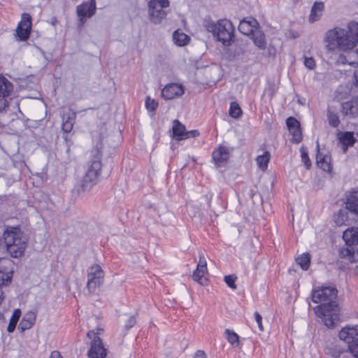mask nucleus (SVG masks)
I'll return each instance as SVG.
<instances>
[{"instance_id": "obj_1", "label": "nucleus", "mask_w": 358, "mask_h": 358, "mask_svg": "<svg viewBox=\"0 0 358 358\" xmlns=\"http://www.w3.org/2000/svg\"><path fill=\"white\" fill-rule=\"evenodd\" d=\"M326 48L329 51H348L358 45V22L350 21L346 27H336L324 36Z\"/></svg>"}, {"instance_id": "obj_2", "label": "nucleus", "mask_w": 358, "mask_h": 358, "mask_svg": "<svg viewBox=\"0 0 358 358\" xmlns=\"http://www.w3.org/2000/svg\"><path fill=\"white\" fill-rule=\"evenodd\" d=\"M3 243L11 257H21L27 248V238L18 227L6 229L3 235Z\"/></svg>"}, {"instance_id": "obj_3", "label": "nucleus", "mask_w": 358, "mask_h": 358, "mask_svg": "<svg viewBox=\"0 0 358 358\" xmlns=\"http://www.w3.org/2000/svg\"><path fill=\"white\" fill-rule=\"evenodd\" d=\"M206 28L211 32L219 41L224 45H229L234 36V27L228 20H220L217 22L208 21L205 24Z\"/></svg>"}, {"instance_id": "obj_4", "label": "nucleus", "mask_w": 358, "mask_h": 358, "mask_svg": "<svg viewBox=\"0 0 358 358\" xmlns=\"http://www.w3.org/2000/svg\"><path fill=\"white\" fill-rule=\"evenodd\" d=\"M106 130L104 126H103L100 130H94L92 132V136L93 141L96 142V156L94 160H93L89 165L87 172L85 176L88 177L91 179L97 182L98 178L100 176L101 170V163L100 157L99 149L101 148L102 141L106 136Z\"/></svg>"}, {"instance_id": "obj_5", "label": "nucleus", "mask_w": 358, "mask_h": 358, "mask_svg": "<svg viewBox=\"0 0 358 358\" xmlns=\"http://www.w3.org/2000/svg\"><path fill=\"white\" fill-rule=\"evenodd\" d=\"M337 294L336 287H322L313 291L312 301L315 303H321L320 306L336 307L338 306L335 301Z\"/></svg>"}, {"instance_id": "obj_6", "label": "nucleus", "mask_w": 358, "mask_h": 358, "mask_svg": "<svg viewBox=\"0 0 358 358\" xmlns=\"http://www.w3.org/2000/svg\"><path fill=\"white\" fill-rule=\"evenodd\" d=\"M314 310L316 315L329 328H333L339 320L338 306L329 308L327 306H317Z\"/></svg>"}, {"instance_id": "obj_7", "label": "nucleus", "mask_w": 358, "mask_h": 358, "mask_svg": "<svg viewBox=\"0 0 358 358\" xmlns=\"http://www.w3.org/2000/svg\"><path fill=\"white\" fill-rule=\"evenodd\" d=\"M169 6V0H150L148 3V12L150 20L154 24L161 23L166 18L167 14L164 8Z\"/></svg>"}, {"instance_id": "obj_8", "label": "nucleus", "mask_w": 358, "mask_h": 358, "mask_svg": "<svg viewBox=\"0 0 358 358\" xmlns=\"http://www.w3.org/2000/svg\"><path fill=\"white\" fill-rule=\"evenodd\" d=\"M104 273L98 264L91 266L87 270V287L90 293H95L101 285Z\"/></svg>"}, {"instance_id": "obj_9", "label": "nucleus", "mask_w": 358, "mask_h": 358, "mask_svg": "<svg viewBox=\"0 0 358 358\" xmlns=\"http://www.w3.org/2000/svg\"><path fill=\"white\" fill-rule=\"evenodd\" d=\"M96 10V1L91 0L90 2H83L76 8V13L79 17L80 25H83L87 18L92 17Z\"/></svg>"}, {"instance_id": "obj_10", "label": "nucleus", "mask_w": 358, "mask_h": 358, "mask_svg": "<svg viewBox=\"0 0 358 358\" xmlns=\"http://www.w3.org/2000/svg\"><path fill=\"white\" fill-rule=\"evenodd\" d=\"M13 84L5 77L0 76V111L8 106V98L13 92Z\"/></svg>"}, {"instance_id": "obj_11", "label": "nucleus", "mask_w": 358, "mask_h": 358, "mask_svg": "<svg viewBox=\"0 0 358 358\" xmlns=\"http://www.w3.org/2000/svg\"><path fill=\"white\" fill-rule=\"evenodd\" d=\"M31 27V19L30 15L23 13L22 15L21 21L16 29L17 37L20 41H26L29 36Z\"/></svg>"}, {"instance_id": "obj_12", "label": "nucleus", "mask_w": 358, "mask_h": 358, "mask_svg": "<svg viewBox=\"0 0 358 358\" xmlns=\"http://www.w3.org/2000/svg\"><path fill=\"white\" fill-rule=\"evenodd\" d=\"M208 273L207 263L203 254L199 255V261L196 269L194 271L192 278L199 284L204 285L206 284L205 275Z\"/></svg>"}, {"instance_id": "obj_13", "label": "nucleus", "mask_w": 358, "mask_h": 358, "mask_svg": "<svg viewBox=\"0 0 358 358\" xmlns=\"http://www.w3.org/2000/svg\"><path fill=\"white\" fill-rule=\"evenodd\" d=\"M338 336L341 340L348 343V347L352 343H358V325L347 326L343 328L340 331Z\"/></svg>"}, {"instance_id": "obj_14", "label": "nucleus", "mask_w": 358, "mask_h": 358, "mask_svg": "<svg viewBox=\"0 0 358 358\" xmlns=\"http://www.w3.org/2000/svg\"><path fill=\"white\" fill-rule=\"evenodd\" d=\"M87 355L88 358H106L107 355L106 350L98 336H94Z\"/></svg>"}, {"instance_id": "obj_15", "label": "nucleus", "mask_w": 358, "mask_h": 358, "mask_svg": "<svg viewBox=\"0 0 358 358\" xmlns=\"http://www.w3.org/2000/svg\"><path fill=\"white\" fill-rule=\"evenodd\" d=\"M341 113L350 118L358 117V96L352 98L348 101L342 103Z\"/></svg>"}, {"instance_id": "obj_16", "label": "nucleus", "mask_w": 358, "mask_h": 358, "mask_svg": "<svg viewBox=\"0 0 358 358\" xmlns=\"http://www.w3.org/2000/svg\"><path fill=\"white\" fill-rule=\"evenodd\" d=\"M12 262L9 259L0 261V286L6 285L11 281L13 276Z\"/></svg>"}, {"instance_id": "obj_17", "label": "nucleus", "mask_w": 358, "mask_h": 358, "mask_svg": "<svg viewBox=\"0 0 358 358\" xmlns=\"http://www.w3.org/2000/svg\"><path fill=\"white\" fill-rule=\"evenodd\" d=\"M184 94V89L181 85L171 83L166 85L162 92V96L165 99H173L182 96Z\"/></svg>"}, {"instance_id": "obj_18", "label": "nucleus", "mask_w": 358, "mask_h": 358, "mask_svg": "<svg viewBox=\"0 0 358 358\" xmlns=\"http://www.w3.org/2000/svg\"><path fill=\"white\" fill-rule=\"evenodd\" d=\"M286 122L289 133L293 137V142L296 143H299L302 140L299 122L293 117H288Z\"/></svg>"}, {"instance_id": "obj_19", "label": "nucleus", "mask_w": 358, "mask_h": 358, "mask_svg": "<svg viewBox=\"0 0 358 358\" xmlns=\"http://www.w3.org/2000/svg\"><path fill=\"white\" fill-rule=\"evenodd\" d=\"M257 21L253 17H247L241 20L238 30L243 34L249 36L257 29Z\"/></svg>"}, {"instance_id": "obj_20", "label": "nucleus", "mask_w": 358, "mask_h": 358, "mask_svg": "<svg viewBox=\"0 0 358 358\" xmlns=\"http://www.w3.org/2000/svg\"><path fill=\"white\" fill-rule=\"evenodd\" d=\"M317 154L316 157L317 165L324 171L330 172L332 169L331 157L327 154L320 152L319 143L317 142Z\"/></svg>"}, {"instance_id": "obj_21", "label": "nucleus", "mask_w": 358, "mask_h": 358, "mask_svg": "<svg viewBox=\"0 0 358 358\" xmlns=\"http://www.w3.org/2000/svg\"><path fill=\"white\" fill-rule=\"evenodd\" d=\"M96 182L93 179L84 176L81 180L76 185L75 191L79 195L89 192Z\"/></svg>"}, {"instance_id": "obj_22", "label": "nucleus", "mask_w": 358, "mask_h": 358, "mask_svg": "<svg viewBox=\"0 0 358 358\" xmlns=\"http://www.w3.org/2000/svg\"><path fill=\"white\" fill-rule=\"evenodd\" d=\"M36 319V313L35 311H29L24 314L21 320L18 328L22 331L29 329L34 324Z\"/></svg>"}, {"instance_id": "obj_23", "label": "nucleus", "mask_w": 358, "mask_h": 358, "mask_svg": "<svg viewBox=\"0 0 358 358\" xmlns=\"http://www.w3.org/2000/svg\"><path fill=\"white\" fill-rule=\"evenodd\" d=\"M173 134L178 141L189 138V133H186L185 126L177 120L173 121Z\"/></svg>"}, {"instance_id": "obj_24", "label": "nucleus", "mask_w": 358, "mask_h": 358, "mask_svg": "<svg viewBox=\"0 0 358 358\" xmlns=\"http://www.w3.org/2000/svg\"><path fill=\"white\" fill-rule=\"evenodd\" d=\"M339 141L342 145L343 151L345 152L348 147H351L355 144L356 139L352 132L345 131L339 134Z\"/></svg>"}, {"instance_id": "obj_25", "label": "nucleus", "mask_w": 358, "mask_h": 358, "mask_svg": "<svg viewBox=\"0 0 358 358\" xmlns=\"http://www.w3.org/2000/svg\"><path fill=\"white\" fill-rule=\"evenodd\" d=\"M343 240L348 245L358 244V227L348 228L343 232Z\"/></svg>"}, {"instance_id": "obj_26", "label": "nucleus", "mask_w": 358, "mask_h": 358, "mask_svg": "<svg viewBox=\"0 0 358 358\" xmlns=\"http://www.w3.org/2000/svg\"><path fill=\"white\" fill-rule=\"evenodd\" d=\"M213 158L217 166L226 162L229 158L228 148L224 146H220L213 152Z\"/></svg>"}, {"instance_id": "obj_27", "label": "nucleus", "mask_w": 358, "mask_h": 358, "mask_svg": "<svg viewBox=\"0 0 358 358\" xmlns=\"http://www.w3.org/2000/svg\"><path fill=\"white\" fill-rule=\"evenodd\" d=\"M346 208L351 213L358 215V192H351L347 197Z\"/></svg>"}, {"instance_id": "obj_28", "label": "nucleus", "mask_w": 358, "mask_h": 358, "mask_svg": "<svg viewBox=\"0 0 358 358\" xmlns=\"http://www.w3.org/2000/svg\"><path fill=\"white\" fill-rule=\"evenodd\" d=\"M251 35L253 42L259 49L264 50L266 48L265 36L261 30L257 28Z\"/></svg>"}, {"instance_id": "obj_29", "label": "nucleus", "mask_w": 358, "mask_h": 358, "mask_svg": "<svg viewBox=\"0 0 358 358\" xmlns=\"http://www.w3.org/2000/svg\"><path fill=\"white\" fill-rule=\"evenodd\" d=\"M324 10V3L322 2H315L312 7L309 21L314 22L317 21L322 15Z\"/></svg>"}, {"instance_id": "obj_30", "label": "nucleus", "mask_w": 358, "mask_h": 358, "mask_svg": "<svg viewBox=\"0 0 358 358\" xmlns=\"http://www.w3.org/2000/svg\"><path fill=\"white\" fill-rule=\"evenodd\" d=\"M174 43L178 46L187 45L189 41V37L180 30H176L173 34Z\"/></svg>"}, {"instance_id": "obj_31", "label": "nucleus", "mask_w": 358, "mask_h": 358, "mask_svg": "<svg viewBox=\"0 0 358 358\" xmlns=\"http://www.w3.org/2000/svg\"><path fill=\"white\" fill-rule=\"evenodd\" d=\"M76 113H72L66 117V119L63 121L62 129L66 133H69L73 127L75 122ZM64 120V118L63 119Z\"/></svg>"}, {"instance_id": "obj_32", "label": "nucleus", "mask_w": 358, "mask_h": 358, "mask_svg": "<svg viewBox=\"0 0 358 358\" xmlns=\"http://www.w3.org/2000/svg\"><path fill=\"white\" fill-rule=\"evenodd\" d=\"M21 311L20 309H15L12 315V317L10 320L9 324L7 327V331L9 333L13 332L16 327V324L20 317Z\"/></svg>"}, {"instance_id": "obj_33", "label": "nucleus", "mask_w": 358, "mask_h": 358, "mask_svg": "<svg viewBox=\"0 0 358 358\" xmlns=\"http://www.w3.org/2000/svg\"><path fill=\"white\" fill-rule=\"evenodd\" d=\"M269 160L270 154L268 152H265L262 155L258 156L256 159L258 166L263 171L266 169Z\"/></svg>"}, {"instance_id": "obj_34", "label": "nucleus", "mask_w": 358, "mask_h": 358, "mask_svg": "<svg viewBox=\"0 0 358 358\" xmlns=\"http://www.w3.org/2000/svg\"><path fill=\"white\" fill-rule=\"evenodd\" d=\"M341 61L342 63H348L350 65L354 66L358 64V54L357 52H350L346 57H341Z\"/></svg>"}, {"instance_id": "obj_35", "label": "nucleus", "mask_w": 358, "mask_h": 358, "mask_svg": "<svg viewBox=\"0 0 358 358\" xmlns=\"http://www.w3.org/2000/svg\"><path fill=\"white\" fill-rule=\"evenodd\" d=\"M310 262V257L308 253H304L296 259V262L300 265L302 269L308 270Z\"/></svg>"}, {"instance_id": "obj_36", "label": "nucleus", "mask_w": 358, "mask_h": 358, "mask_svg": "<svg viewBox=\"0 0 358 358\" xmlns=\"http://www.w3.org/2000/svg\"><path fill=\"white\" fill-rule=\"evenodd\" d=\"M327 118L329 124L333 127H337L340 124L338 115L328 108L327 110Z\"/></svg>"}, {"instance_id": "obj_37", "label": "nucleus", "mask_w": 358, "mask_h": 358, "mask_svg": "<svg viewBox=\"0 0 358 358\" xmlns=\"http://www.w3.org/2000/svg\"><path fill=\"white\" fill-rule=\"evenodd\" d=\"M339 255L341 258L347 259L349 262H352L354 259V252L352 249L349 248H343L339 250Z\"/></svg>"}, {"instance_id": "obj_38", "label": "nucleus", "mask_w": 358, "mask_h": 358, "mask_svg": "<svg viewBox=\"0 0 358 358\" xmlns=\"http://www.w3.org/2000/svg\"><path fill=\"white\" fill-rule=\"evenodd\" d=\"M242 114V110L236 102H232L229 108V115L234 118H238Z\"/></svg>"}, {"instance_id": "obj_39", "label": "nucleus", "mask_w": 358, "mask_h": 358, "mask_svg": "<svg viewBox=\"0 0 358 358\" xmlns=\"http://www.w3.org/2000/svg\"><path fill=\"white\" fill-rule=\"evenodd\" d=\"M237 279V277L236 275H225L224 278V281L225 283L232 289H236V285L235 283L236 280Z\"/></svg>"}, {"instance_id": "obj_40", "label": "nucleus", "mask_w": 358, "mask_h": 358, "mask_svg": "<svg viewBox=\"0 0 358 358\" xmlns=\"http://www.w3.org/2000/svg\"><path fill=\"white\" fill-rule=\"evenodd\" d=\"M301 159L303 162L305 166L307 169H309L311 166L310 160L308 158V152L306 151V149L304 148H301Z\"/></svg>"}, {"instance_id": "obj_41", "label": "nucleus", "mask_w": 358, "mask_h": 358, "mask_svg": "<svg viewBox=\"0 0 358 358\" xmlns=\"http://www.w3.org/2000/svg\"><path fill=\"white\" fill-rule=\"evenodd\" d=\"M225 333L227 334V340L231 344L238 343V336L236 333L229 329H226Z\"/></svg>"}, {"instance_id": "obj_42", "label": "nucleus", "mask_w": 358, "mask_h": 358, "mask_svg": "<svg viewBox=\"0 0 358 358\" xmlns=\"http://www.w3.org/2000/svg\"><path fill=\"white\" fill-rule=\"evenodd\" d=\"M145 106L148 110L155 111L158 106V103L154 99H151L150 97H148L145 101Z\"/></svg>"}, {"instance_id": "obj_43", "label": "nucleus", "mask_w": 358, "mask_h": 358, "mask_svg": "<svg viewBox=\"0 0 358 358\" xmlns=\"http://www.w3.org/2000/svg\"><path fill=\"white\" fill-rule=\"evenodd\" d=\"M303 64L310 70H313L315 67V61L313 57H305Z\"/></svg>"}, {"instance_id": "obj_44", "label": "nucleus", "mask_w": 358, "mask_h": 358, "mask_svg": "<svg viewBox=\"0 0 358 358\" xmlns=\"http://www.w3.org/2000/svg\"><path fill=\"white\" fill-rule=\"evenodd\" d=\"M348 350L355 358H358V343L350 345Z\"/></svg>"}, {"instance_id": "obj_45", "label": "nucleus", "mask_w": 358, "mask_h": 358, "mask_svg": "<svg viewBox=\"0 0 358 358\" xmlns=\"http://www.w3.org/2000/svg\"><path fill=\"white\" fill-rule=\"evenodd\" d=\"M255 320H256L257 323L258 324V327H259L260 331H263L264 327H263L262 322V317L261 315L258 312H255Z\"/></svg>"}, {"instance_id": "obj_46", "label": "nucleus", "mask_w": 358, "mask_h": 358, "mask_svg": "<svg viewBox=\"0 0 358 358\" xmlns=\"http://www.w3.org/2000/svg\"><path fill=\"white\" fill-rule=\"evenodd\" d=\"M136 324V318L134 316H131L129 317V319L127 320L126 324H125V327L127 329H129L130 328H131L132 327L134 326V324Z\"/></svg>"}, {"instance_id": "obj_47", "label": "nucleus", "mask_w": 358, "mask_h": 358, "mask_svg": "<svg viewBox=\"0 0 358 358\" xmlns=\"http://www.w3.org/2000/svg\"><path fill=\"white\" fill-rule=\"evenodd\" d=\"M345 217V215L343 213H340L338 215V217L335 221L338 225H343L345 224L344 222L343 217Z\"/></svg>"}, {"instance_id": "obj_48", "label": "nucleus", "mask_w": 358, "mask_h": 358, "mask_svg": "<svg viewBox=\"0 0 358 358\" xmlns=\"http://www.w3.org/2000/svg\"><path fill=\"white\" fill-rule=\"evenodd\" d=\"M50 358H62V357L59 351L55 350L51 352Z\"/></svg>"}, {"instance_id": "obj_49", "label": "nucleus", "mask_w": 358, "mask_h": 358, "mask_svg": "<svg viewBox=\"0 0 358 358\" xmlns=\"http://www.w3.org/2000/svg\"><path fill=\"white\" fill-rule=\"evenodd\" d=\"M194 358H206V357L203 351L198 350Z\"/></svg>"}, {"instance_id": "obj_50", "label": "nucleus", "mask_w": 358, "mask_h": 358, "mask_svg": "<svg viewBox=\"0 0 358 358\" xmlns=\"http://www.w3.org/2000/svg\"><path fill=\"white\" fill-rule=\"evenodd\" d=\"M186 133H189V137H196L199 134L197 130H192L190 131H186Z\"/></svg>"}, {"instance_id": "obj_51", "label": "nucleus", "mask_w": 358, "mask_h": 358, "mask_svg": "<svg viewBox=\"0 0 358 358\" xmlns=\"http://www.w3.org/2000/svg\"><path fill=\"white\" fill-rule=\"evenodd\" d=\"M355 83L358 86V69L355 71L354 73Z\"/></svg>"}, {"instance_id": "obj_52", "label": "nucleus", "mask_w": 358, "mask_h": 358, "mask_svg": "<svg viewBox=\"0 0 358 358\" xmlns=\"http://www.w3.org/2000/svg\"><path fill=\"white\" fill-rule=\"evenodd\" d=\"M95 335V333L94 332V331H88L87 336V337H89L90 338H92V336H94Z\"/></svg>"}, {"instance_id": "obj_53", "label": "nucleus", "mask_w": 358, "mask_h": 358, "mask_svg": "<svg viewBox=\"0 0 358 358\" xmlns=\"http://www.w3.org/2000/svg\"><path fill=\"white\" fill-rule=\"evenodd\" d=\"M355 272L357 275H358V266L356 267Z\"/></svg>"}]
</instances>
